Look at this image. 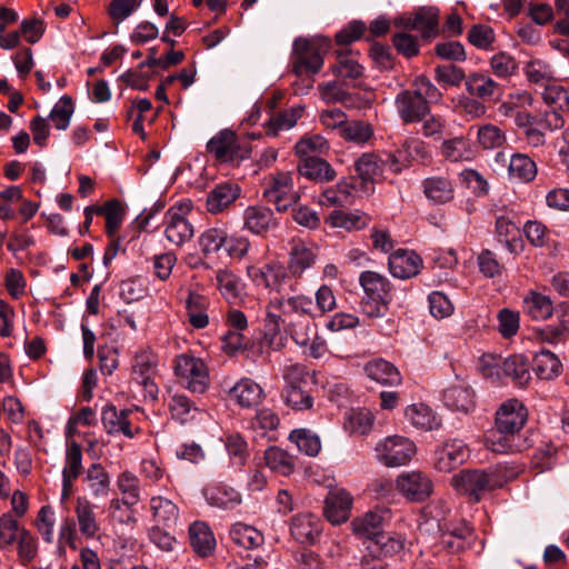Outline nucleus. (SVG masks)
<instances>
[{
    "label": "nucleus",
    "mask_w": 569,
    "mask_h": 569,
    "mask_svg": "<svg viewBox=\"0 0 569 569\" xmlns=\"http://www.w3.org/2000/svg\"><path fill=\"white\" fill-rule=\"evenodd\" d=\"M297 169L300 176L319 183L332 181L337 177L332 166L318 157L302 158Z\"/></svg>",
    "instance_id": "393cba45"
},
{
    "label": "nucleus",
    "mask_w": 569,
    "mask_h": 569,
    "mask_svg": "<svg viewBox=\"0 0 569 569\" xmlns=\"http://www.w3.org/2000/svg\"><path fill=\"white\" fill-rule=\"evenodd\" d=\"M282 398L287 406L295 410H307L313 405L312 397L303 389V386H286Z\"/></svg>",
    "instance_id": "774afa93"
},
{
    "label": "nucleus",
    "mask_w": 569,
    "mask_h": 569,
    "mask_svg": "<svg viewBox=\"0 0 569 569\" xmlns=\"http://www.w3.org/2000/svg\"><path fill=\"white\" fill-rule=\"evenodd\" d=\"M517 433L509 431H501L495 427L490 430L485 438L487 449L498 453H510L518 451L520 448L516 443Z\"/></svg>",
    "instance_id": "49530a36"
},
{
    "label": "nucleus",
    "mask_w": 569,
    "mask_h": 569,
    "mask_svg": "<svg viewBox=\"0 0 569 569\" xmlns=\"http://www.w3.org/2000/svg\"><path fill=\"white\" fill-rule=\"evenodd\" d=\"M353 190H357L356 183L340 181L335 188H328L322 192L321 203L325 206H345L349 202Z\"/></svg>",
    "instance_id": "bf43d9fd"
},
{
    "label": "nucleus",
    "mask_w": 569,
    "mask_h": 569,
    "mask_svg": "<svg viewBox=\"0 0 569 569\" xmlns=\"http://www.w3.org/2000/svg\"><path fill=\"white\" fill-rule=\"evenodd\" d=\"M227 227L214 226L206 229L199 237V247L204 256H210L224 249L227 241Z\"/></svg>",
    "instance_id": "a18cd8bd"
},
{
    "label": "nucleus",
    "mask_w": 569,
    "mask_h": 569,
    "mask_svg": "<svg viewBox=\"0 0 569 569\" xmlns=\"http://www.w3.org/2000/svg\"><path fill=\"white\" fill-rule=\"evenodd\" d=\"M280 299L289 319H293V316H298L299 319L317 317L313 312L312 299L309 296H280Z\"/></svg>",
    "instance_id": "c03bdc74"
},
{
    "label": "nucleus",
    "mask_w": 569,
    "mask_h": 569,
    "mask_svg": "<svg viewBox=\"0 0 569 569\" xmlns=\"http://www.w3.org/2000/svg\"><path fill=\"white\" fill-rule=\"evenodd\" d=\"M443 402L452 410L469 413L476 408V393L470 386L458 383L445 390Z\"/></svg>",
    "instance_id": "cd10ccee"
},
{
    "label": "nucleus",
    "mask_w": 569,
    "mask_h": 569,
    "mask_svg": "<svg viewBox=\"0 0 569 569\" xmlns=\"http://www.w3.org/2000/svg\"><path fill=\"white\" fill-rule=\"evenodd\" d=\"M168 408L171 417L180 423H186L194 418L198 408L184 395H173L170 397Z\"/></svg>",
    "instance_id": "13d9d810"
},
{
    "label": "nucleus",
    "mask_w": 569,
    "mask_h": 569,
    "mask_svg": "<svg viewBox=\"0 0 569 569\" xmlns=\"http://www.w3.org/2000/svg\"><path fill=\"white\" fill-rule=\"evenodd\" d=\"M263 459L270 470L281 476L288 477L295 471L296 458L277 446H270L266 449Z\"/></svg>",
    "instance_id": "e433bc0d"
},
{
    "label": "nucleus",
    "mask_w": 569,
    "mask_h": 569,
    "mask_svg": "<svg viewBox=\"0 0 569 569\" xmlns=\"http://www.w3.org/2000/svg\"><path fill=\"white\" fill-rule=\"evenodd\" d=\"M397 490L409 501L422 502L432 492L430 478L421 471H405L397 477Z\"/></svg>",
    "instance_id": "f8f14e48"
},
{
    "label": "nucleus",
    "mask_w": 569,
    "mask_h": 569,
    "mask_svg": "<svg viewBox=\"0 0 569 569\" xmlns=\"http://www.w3.org/2000/svg\"><path fill=\"white\" fill-rule=\"evenodd\" d=\"M229 536L231 541L243 550H254L264 542V537L261 531L242 522L232 525Z\"/></svg>",
    "instance_id": "473e14b6"
},
{
    "label": "nucleus",
    "mask_w": 569,
    "mask_h": 569,
    "mask_svg": "<svg viewBox=\"0 0 569 569\" xmlns=\"http://www.w3.org/2000/svg\"><path fill=\"white\" fill-rule=\"evenodd\" d=\"M289 320L290 319L287 313H284L283 303L281 302L280 297L270 299L266 306V335L276 337L280 332L281 326H287Z\"/></svg>",
    "instance_id": "58836bf2"
},
{
    "label": "nucleus",
    "mask_w": 569,
    "mask_h": 569,
    "mask_svg": "<svg viewBox=\"0 0 569 569\" xmlns=\"http://www.w3.org/2000/svg\"><path fill=\"white\" fill-rule=\"evenodd\" d=\"M209 298L189 290L188 296L184 300L186 313L189 323L196 329H203L209 325Z\"/></svg>",
    "instance_id": "c85d7f7f"
},
{
    "label": "nucleus",
    "mask_w": 569,
    "mask_h": 569,
    "mask_svg": "<svg viewBox=\"0 0 569 569\" xmlns=\"http://www.w3.org/2000/svg\"><path fill=\"white\" fill-rule=\"evenodd\" d=\"M509 173L513 178L529 182L537 176V166L527 154L515 153L510 159Z\"/></svg>",
    "instance_id": "4d7b16f0"
},
{
    "label": "nucleus",
    "mask_w": 569,
    "mask_h": 569,
    "mask_svg": "<svg viewBox=\"0 0 569 569\" xmlns=\"http://www.w3.org/2000/svg\"><path fill=\"white\" fill-rule=\"evenodd\" d=\"M441 153L447 160L452 162L470 160L472 157L469 142L463 138H453L443 141Z\"/></svg>",
    "instance_id": "0e129e2a"
},
{
    "label": "nucleus",
    "mask_w": 569,
    "mask_h": 569,
    "mask_svg": "<svg viewBox=\"0 0 569 569\" xmlns=\"http://www.w3.org/2000/svg\"><path fill=\"white\" fill-rule=\"evenodd\" d=\"M426 197L435 203H446L453 198V187L445 177L427 178L422 182Z\"/></svg>",
    "instance_id": "ea45409f"
},
{
    "label": "nucleus",
    "mask_w": 569,
    "mask_h": 569,
    "mask_svg": "<svg viewBox=\"0 0 569 569\" xmlns=\"http://www.w3.org/2000/svg\"><path fill=\"white\" fill-rule=\"evenodd\" d=\"M422 267V259L413 250H393V278L410 279L416 277Z\"/></svg>",
    "instance_id": "7c9ffc66"
},
{
    "label": "nucleus",
    "mask_w": 569,
    "mask_h": 569,
    "mask_svg": "<svg viewBox=\"0 0 569 569\" xmlns=\"http://www.w3.org/2000/svg\"><path fill=\"white\" fill-rule=\"evenodd\" d=\"M382 513V510L376 508L351 522L353 532L360 538L369 540L370 543L367 548L375 557H387L390 551L391 537L383 530L385 517ZM385 513H388V510H385Z\"/></svg>",
    "instance_id": "20e7f679"
},
{
    "label": "nucleus",
    "mask_w": 569,
    "mask_h": 569,
    "mask_svg": "<svg viewBox=\"0 0 569 569\" xmlns=\"http://www.w3.org/2000/svg\"><path fill=\"white\" fill-rule=\"evenodd\" d=\"M262 197L267 202L273 203L279 212L287 211L300 199L289 172H279L272 176L263 190Z\"/></svg>",
    "instance_id": "1a4fd4ad"
},
{
    "label": "nucleus",
    "mask_w": 569,
    "mask_h": 569,
    "mask_svg": "<svg viewBox=\"0 0 569 569\" xmlns=\"http://www.w3.org/2000/svg\"><path fill=\"white\" fill-rule=\"evenodd\" d=\"M317 259V254L311 248L299 243L295 244L289 252L288 267H286L295 279V284L302 278L306 270L311 268Z\"/></svg>",
    "instance_id": "c756f323"
},
{
    "label": "nucleus",
    "mask_w": 569,
    "mask_h": 569,
    "mask_svg": "<svg viewBox=\"0 0 569 569\" xmlns=\"http://www.w3.org/2000/svg\"><path fill=\"white\" fill-rule=\"evenodd\" d=\"M82 449L77 441L67 443L62 477L78 479L82 473Z\"/></svg>",
    "instance_id": "680f3d73"
},
{
    "label": "nucleus",
    "mask_w": 569,
    "mask_h": 569,
    "mask_svg": "<svg viewBox=\"0 0 569 569\" xmlns=\"http://www.w3.org/2000/svg\"><path fill=\"white\" fill-rule=\"evenodd\" d=\"M207 150L220 163L239 162L250 157L248 142L240 141L237 134L228 129L219 131L207 143Z\"/></svg>",
    "instance_id": "423d86ee"
},
{
    "label": "nucleus",
    "mask_w": 569,
    "mask_h": 569,
    "mask_svg": "<svg viewBox=\"0 0 569 569\" xmlns=\"http://www.w3.org/2000/svg\"><path fill=\"white\" fill-rule=\"evenodd\" d=\"M174 373L191 392L203 393L209 387L208 368L200 358L187 353L177 356Z\"/></svg>",
    "instance_id": "0eeeda50"
},
{
    "label": "nucleus",
    "mask_w": 569,
    "mask_h": 569,
    "mask_svg": "<svg viewBox=\"0 0 569 569\" xmlns=\"http://www.w3.org/2000/svg\"><path fill=\"white\" fill-rule=\"evenodd\" d=\"M405 416L418 429L430 431L441 427V419L425 403L408 406Z\"/></svg>",
    "instance_id": "72a5a7b5"
},
{
    "label": "nucleus",
    "mask_w": 569,
    "mask_h": 569,
    "mask_svg": "<svg viewBox=\"0 0 569 569\" xmlns=\"http://www.w3.org/2000/svg\"><path fill=\"white\" fill-rule=\"evenodd\" d=\"M86 480L89 482V489L93 497H107L110 489V477L101 463H92L88 471Z\"/></svg>",
    "instance_id": "5fc2aeb1"
},
{
    "label": "nucleus",
    "mask_w": 569,
    "mask_h": 569,
    "mask_svg": "<svg viewBox=\"0 0 569 569\" xmlns=\"http://www.w3.org/2000/svg\"><path fill=\"white\" fill-rule=\"evenodd\" d=\"M373 136L372 127L362 120H351L341 130L340 138L358 146L366 144Z\"/></svg>",
    "instance_id": "6e6d98bb"
},
{
    "label": "nucleus",
    "mask_w": 569,
    "mask_h": 569,
    "mask_svg": "<svg viewBox=\"0 0 569 569\" xmlns=\"http://www.w3.org/2000/svg\"><path fill=\"white\" fill-rule=\"evenodd\" d=\"M469 457V449L462 440L453 439L436 451L435 468L440 472H451Z\"/></svg>",
    "instance_id": "aec40b11"
},
{
    "label": "nucleus",
    "mask_w": 569,
    "mask_h": 569,
    "mask_svg": "<svg viewBox=\"0 0 569 569\" xmlns=\"http://www.w3.org/2000/svg\"><path fill=\"white\" fill-rule=\"evenodd\" d=\"M230 398L242 408L258 406L264 398L263 389L250 378H241L229 390Z\"/></svg>",
    "instance_id": "b1692460"
},
{
    "label": "nucleus",
    "mask_w": 569,
    "mask_h": 569,
    "mask_svg": "<svg viewBox=\"0 0 569 569\" xmlns=\"http://www.w3.org/2000/svg\"><path fill=\"white\" fill-rule=\"evenodd\" d=\"M393 26H403L418 30L425 39H432L439 32V10L436 7H421L415 16H400L393 19Z\"/></svg>",
    "instance_id": "9d476101"
},
{
    "label": "nucleus",
    "mask_w": 569,
    "mask_h": 569,
    "mask_svg": "<svg viewBox=\"0 0 569 569\" xmlns=\"http://www.w3.org/2000/svg\"><path fill=\"white\" fill-rule=\"evenodd\" d=\"M466 90L471 97L482 101H498L503 94V88L491 77L480 73H470L465 82Z\"/></svg>",
    "instance_id": "412c9836"
},
{
    "label": "nucleus",
    "mask_w": 569,
    "mask_h": 569,
    "mask_svg": "<svg viewBox=\"0 0 569 569\" xmlns=\"http://www.w3.org/2000/svg\"><path fill=\"white\" fill-rule=\"evenodd\" d=\"M98 214L106 218V232L112 237L124 218V208L118 199L108 200L103 206H97Z\"/></svg>",
    "instance_id": "603ef678"
},
{
    "label": "nucleus",
    "mask_w": 569,
    "mask_h": 569,
    "mask_svg": "<svg viewBox=\"0 0 569 569\" xmlns=\"http://www.w3.org/2000/svg\"><path fill=\"white\" fill-rule=\"evenodd\" d=\"M190 546L201 557L210 556L216 548V539L210 527L202 521H196L189 527Z\"/></svg>",
    "instance_id": "2f4dec72"
},
{
    "label": "nucleus",
    "mask_w": 569,
    "mask_h": 569,
    "mask_svg": "<svg viewBox=\"0 0 569 569\" xmlns=\"http://www.w3.org/2000/svg\"><path fill=\"white\" fill-rule=\"evenodd\" d=\"M351 507L352 497L347 490H332L325 499L323 515L332 525H340L348 520Z\"/></svg>",
    "instance_id": "4be33fe9"
},
{
    "label": "nucleus",
    "mask_w": 569,
    "mask_h": 569,
    "mask_svg": "<svg viewBox=\"0 0 569 569\" xmlns=\"http://www.w3.org/2000/svg\"><path fill=\"white\" fill-rule=\"evenodd\" d=\"M158 363V356L150 349H142L133 357L131 379L142 387L144 400L158 399L159 388L156 382Z\"/></svg>",
    "instance_id": "39448f33"
},
{
    "label": "nucleus",
    "mask_w": 569,
    "mask_h": 569,
    "mask_svg": "<svg viewBox=\"0 0 569 569\" xmlns=\"http://www.w3.org/2000/svg\"><path fill=\"white\" fill-rule=\"evenodd\" d=\"M241 194V187L236 182H220L208 193L206 209L211 214L227 211Z\"/></svg>",
    "instance_id": "f3484780"
},
{
    "label": "nucleus",
    "mask_w": 569,
    "mask_h": 569,
    "mask_svg": "<svg viewBox=\"0 0 569 569\" xmlns=\"http://www.w3.org/2000/svg\"><path fill=\"white\" fill-rule=\"evenodd\" d=\"M288 439L306 456L316 457L321 450L320 438L308 429H295L290 432Z\"/></svg>",
    "instance_id": "8fccbe9b"
},
{
    "label": "nucleus",
    "mask_w": 569,
    "mask_h": 569,
    "mask_svg": "<svg viewBox=\"0 0 569 569\" xmlns=\"http://www.w3.org/2000/svg\"><path fill=\"white\" fill-rule=\"evenodd\" d=\"M359 282L365 290L360 301V310L368 318H381L389 311L390 282L376 271L360 273Z\"/></svg>",
    "instance_id": "7ed1b4c3"
},
{
    "label": "nucleus",
    "mask_w": 569,
    "mask_h": 569,
    "mask_svg": "<svg viewBox=\"0 0 569 569\" xmlns=\"http://www.w3.org/2000/svg\"><path fill=\"white\" fill-rule=\"evenodd\" d=\"M131 410H118L112 403H107L101 411V421L107 433L117 436L123 435L131 439L139 432V428L133 429L130 420Z\"/></svg>",
    "instance_id": "dca6fc26"
},
{
    "label": "nucleus",
    "mask_w": 569,
    "mask_h": 569,
    "mask_svg": "<svg viewBox=\"0 0 569 569\" xmlns=\"http://www.w3.org/2000/svg\"><path fill=\"white\" fill-rule=\"evenodd\" d=\"M203 495L210 506L220 509H233L242 501L240 492L222 482L207 486Z\"/></svg>",
    "instance_id": "bb28decb"
},
{
    "label": "nucleus",
    "mask_w": 569,
    "mask_h": 569,
    "mask_svg": "<svg viewBox=\"0 0 569 569\" xmlns=\"http://www.w3.org/2000/svg\"><path fill=\"white\" fill-rule=\"evenodd\" d=\"M74 512L79 525V530L88 539L94 538L100 530L94 506L87 499L79 497L77 499Z\"/></svg>",
    "instance_id": "f704fd0d"
},
{
    "label": "nucleus",
    "mask_w": 569,
    "mask_h": 569,
    "mask_svg": "<svg viewBox=\"0 0 569 569\" xmlns=\"http://www.w3.org/2000/svg\"><path fill=\"white\" fill-rule=\"evenodd\" d=\"M355 170L357 177L351 179L356 183L357 189L360 188L363 192L369 193L373 190V183L383 172V162L375 153H363L356 162Z\"/></svg>",
    "instance_id": "2eb2a0df"
},
{
    "label": "nucleus",
    "mask_w": 569,
    "mask_h": 569,
    "mask_svg": "<svg viewBox=\"0 0 569 569\" xmlns=\"http://www.w3.org/2000/svg\"><path fill=\"white\" fill-rule=\"evenodd\" d=\"M512 479V472L502 465L486 469H463L451 478V486L479 502L483 495L502 488Z\"/></svg>",
    "instance_id": "f257e3e1"
},
{
    "label": "nucleus",
    "mask_w": 569,
    "mask_h": 569,
    "mask_svg": "<svg viewBox=\"0 0 569 569\" xmlns=\"http://www.w3.org/2000/svg\"><path fill=\"white\" fill-rule=\"evenodd\" d=\"M150 509L157 523L166 528L177 525L179 519V508L168 498L154 496L150 499Z\"/></svg>",
    "instance_id": "4c0bfd02"
},
{
    "label": "nucleus",
    "mask_w": 569,
    "mask_h": 569,
    "mask_svg": "<svg viewBox=\"0 0 569 569\" xmlns=\"http://www.w3.org/2000/svg\"><path fill=\"white\" fill-rule=\"evenodd\" d=\"M116 486L121 498L138 505L141 500V483L137 475L124 470L117 476Z\"/></svg>",
    "instance_id": "09e8293b"
},
{
    "label": "nucleus",
    "mask_w": 569,
    "mask_h": 569,
    "mask_svg": "<svg viewBox=\"0 0 569 569\" xmlns=\"http://www.w3.org/2000/svg\"><path fill=\"white\" fill-rule=\"evenodd\" d=\"M290 531L299 543H313L321 532L320 520L310 512L299 513L292 518Z\"/></svg>",
    "instance_id": "a878e982"
},
{
    "label": "nucleus",
    "mask_w": 569,
    "mask_h": 569,
    "mask_svg": "<svg viewBox=\"0 0 569 569\" xmlns=\"http://www.w3.org/2000/svg\"><path fill=\"white\" fill-rule=\"evenodd\" d=\"M368 222V216L360 211L333 210L326 218V223L331 228H342L349 232L366 228Z\"/></svg>",
    "instance_id": "c9c22d12"
},
{
    "label": "nucleus",
    "mask_w": 569,
    "mask_h": 569,
    "mask_svg": "<svg viewBox=\"0 0 569 569\" xmlns=\"http://www.w3.org/2000/svg\"><path fill=\"white\" fill-rule=\"evenodd\" d=\"M217 286L223 298L234 303L242 293V283L240 279L229 270H219L216 276Z\"/></svg>",
    "instance_id": "3c124183"
},
{
    "label": "nucleus",
    "mask_w": 569,
    "mask_h": 569,
    "mask_svg": "<svg viewBox=\"0 0 569 569\" xmlns=\"http://www.w3.org/2000/svg\"><path fill=\"white\" fill-rule=\"evenodd\" d=\"M243 229L253 234H262L278 226V221L270 208L253 204L243 211Z\"/></svg>",
    "instance_id": "5701e85b"
},
{
    "label": "nucleus",
    "mask_w": 569,
    "mask_h": 569,
    "mask_svg": "<svg viewBox=\"0 0 569 569\" xmlns=\"http://www.w3.org/2000/svg\"><path fill=\"white\" fill-rule=\"evenodd\" d=\"M247 272L256 286H262L270 291L280 293L287 287L295 291L297 287L288 269L279 262H269L261 267L250 266Z\"/></svg>",
    "instance_id": "6e6552de"
},
{
    "label": "nucleus",
    "mask_w": 569,
    "mask_h": 569,
    "mask_svg": "<svg viewBox=\"0 0 569 569\" xmlns=\"http://www.w3.org/2000/svg\"><path fill=\"white\" fill-rule=\"evenodd\" d=\"M163 223L166 239L177 247H181L193 237V226L181 212V208H170L164 214Z\"/></svg>",
    "instance_id": "4468645a"
},
{
    "label": "nucleus",
    "mask_w": 569,
    "mask_h": 569,
    "mask_svg": "<svg viewBox=\"0 0 569 569\" xmlns=\"http://www.w3.org/2000/svg\"><path fill=\"white\" fill-rule=\"evenodd\" d=\"M440 543L449 552L465 550L472 540L473 529L465 520L439 522Z\"/></svg>",
    "instance_id": "9b49d317"
},
{
    "label": "nucleus",
    "mask_w": 569,
    "mask_h": 569,
    "mask_svg": "<svg viewBox=\"0 0 569 569\" xmlns=\"http://www.w3.org/2000/svg\"><path fill=\"white\" fill-rule=\"evenodd\" d=\"M429 159L430 154L421 140L408 139L397 154H393V166L401 163V167H407L411 161L426 162Z\"/></svg>",
    "instance_id": "a19ab883"
},
{
    "label": "nucleus",
    "mask_w": 569,
    "mask_h": 569,
    "mask_svg": "<svg viewBox=\"0 0 569 569\" xmlns=\"http://www.w3.org/2000/svg\"><path fill=\"white\" fill-rule=\"evenodd\" d=\"M332 71L337 77L343 79H357L362 74V67L351 57L349 51L340 50L337 52V63Z\"/></svg>",
    "instance_id": "052dcab7"
},
{
    "label": "nucleus",
    "mask_w": 569,
    "mask_h": 569,
    "mask_svg": "<svg viewBox=\"0 0 569 569\" xmlns=\"http://www.w3.org/2000/svg\"><path fill=\"white\" fill-rule=\"evenodd\" d=\"M330 48V40L323 37L302 38L293 42L292 71L298 77H312L323 66V54Z\"/></svg>",
    "instance_id": "f03ea898"
},
{
    "label": "nucleus",
    "mask_w": 569,
    "mask_h": 569,
    "mask_svg": "<svg viewBox=\"0 0 569 569\" xmlns=\"http://www.w3.org/2000/svg\"><path fill=\"white\" fill-rule=\"evenodd\" d=\"M303 111V107L297 106L272 116L267 122V133L276 137L280 131L290 130L302 117Z\"/></svg>",
    "instance_id": "79ce46f5"
},
{
    "label": "nucleus",
    "mask_w": 569,
    "mask_h": 569,
    "mask_svg": "<svg viewBox=\"0 0 569 569\" xmlns=\"http://www.w3.org/2000/svg\"><path fill=\"white\" fill-rule=\"evenodd\" d=\"M561 362L549 350L542 349L533 358L532 370L539 379L551 380L560 373Z\"/></svg>",
    "instance_id": "37998d69"
},
{
    "label": "nucleus",
    "mask_w": 569,
    "mask_h": 569,
    "mask_svg": "<svg viewBox=\"0 0 569 569\" xmlns=\"http://www.w3.org/2000/svg\"><path fill=\"white\" fill-rule=\"evenodd\" d=\"M373 425V415L363 408L351 409L346 417L345 428L351 433L368 435Z\"/></svg>",
    "instance_id": "864d4df0"
},
{
    "label": "nucleus",
    "mask_w": 569,
    "mask_h": 569,
    "mask_svg": "<svg viewBox=\"0 0 569 569\" xmlns=\"http://www.w3.org/2000/svg\"><path fill=\"white\" fill-rule=\"evenodd\" d=\"M313 318L291 319L286 326L288 332L295 342L299 346H307L311 336L315 335L316 325L312 322Z\"/></svg>",
    "instance_id": "338daca9"
},
{
    "label": "nucleus",
    "mask_w": 569,
    "mask_h": 569,
    "mask_svg": "<svg viewBox=\"0 0 569 569\" xmlns=\"http://www.w3.org/2000/svg\"><path fill=\"white\" fill-rule=\"evenodd\" d=\"M528 411L518 399L503 402L496 412L495 427L501 431L519 433L527 422Z\"/></svg>",
    "instance_id": "ddd939ff"
},
{
    "label": "nucleus",
    "mask_w": 569,
    "mask_h": 569,
    "mask_svg": "<svg viewBox=\"0 0 569 569\" xmlns=\"http://www.w3.org/2000/svg\"><path fill=\"white\" fill-rule=\"evenodd\" d=\"M523 310L531 319L542 321L551 317L553 307L549 297L532 292L525 298Z\"/></svg>",
    "instance_id": "de8ad7c7"
},
{
    "label": "nucleus",
    "mask_w": 569,
    "mask_h": 569,
    "mask_svg": "<svg viewBox=\"0 0 569 569\" xmlns=\"http://www.w3.org/2000/svg\"><path fill=\"white\" fill-rule=\"evenodd\" d=\"M468 76L456 64H440L435 68V80L442 87H459Z\"/></svg>",
    "instance_id": "e2e57ef3"
},
{
    "label": "nucleus",
    "mask_w": 569,
    "mask_h": 569,
    "mask_svg": "<svg viewBox=\"0 0 569 569\" xmlns=\"http://www.w3.org/2000/svg\"><path fill=\"white\" fill-rule=\"evenodd\" d=\"M396 103L399 117L405 123L419 122L430 112V107L425 99L413 90L400 92L396 98Z\"/></svg>",
    "instance_id": "6ab92c4d"
},
{
    "label": "nucleus",
    "mask_w": 569,
    "mask_h": 569,
    "mask_svg": "<svg viewBox=\"0 0 569 569\" xmlns=\"http://www.w3.org/2000/svg\"><path fill=\"white\" fill-rule=\"evenodd\" d=\"M73 103L71 97L64 94L52 108L49 119L58 130H66L69 127L73 113Z\"/></svg>",
    "instance_id": "69168bd1"
},
{
    "label": "nucleus",
    "mask_w": 569,
    "mask_h": 569,
    "mask_svg": "<svg viewBox=\"0 0 569 569\" xmlns=\"http://www.w3.org/2000/svg\"><path fill=\"white\" fill-rule=\"evenodd\" d=\"M529 369V361L522 355H512L489 368L490 375L496 370L495 373L498 377H508L518 387H526L529 383L531 379Z\"/></svg>",
    "instance_id": "a211bd4d"
}]
</instances>
